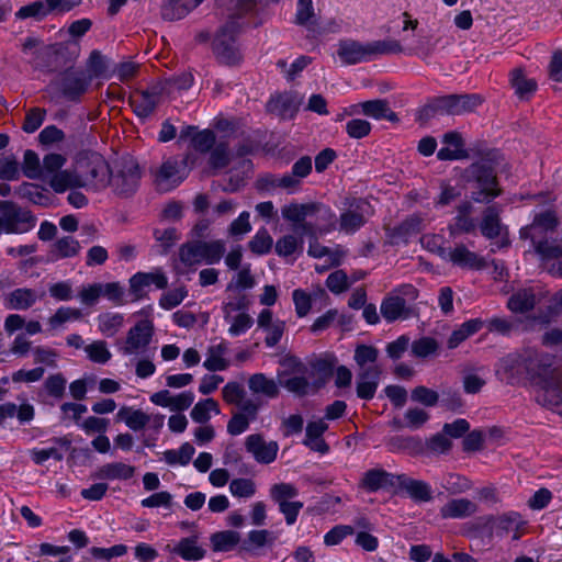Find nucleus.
Returning a JSON list of instances; mask_svg holds the SVG:
<instances>
[{
  "label": "nucleus",
  "mask_w": 562,
  "mask_h": 562,
  "mask_svg": "<svg viewBox=\"0 0 562 562\" xmlns=\"http://www.w3.org/2000/svg\"><path fill=\"white\" fill-rule=\"evenodd\" d=\"M336 362V357L329 353L313 356L307 362L296 356L285 355L280 360L278 382L295 396L313 394L330 380Z\"/></svg>",
  "instance_id": "obj_1"
},
{
  "label": "nucleus",
  "mask_w": 562,
  "mask_h": 562,
  "mask_svg": "<svg viewBox=\"0 0 562 562\" xmlns=\"http://www.w3.org/2000/svg\"><path fill=\"white\" fill-rule=\"evenodd\" d=\"M551 363L533 348H524L502 357L495 369L497 379L509 385H519L525 380L535 382L540 390L541 382L549 378Z\"/></svg>",
  "instance_id": "obj_2"
},
{
  "label": "nucleus",
  "mask_w": 562,
  "mask_h": 562,
  "mask_svg": "<svg viewBox=\"0 0 562 562\" xmlns=\"http://www.w3.org/2000/svg\"><path fill=\"white\" fill-rule=\"evenodd\" d=\"M91 176L93 178L102 176V179L94 183L95 189H103L110 186L115 195L128 198L137 191L142 171L134 158L124 157L117 160L111 168L105 164L97 165L91 169Z\"/></svg>",
  "instance_id": "obj_3"
},
{
  "label": "nucleus",
  "mask_w": 562,
  "mask_h": 562,
  "mask_svg": "<svg viewBox=\"0 0 562 562\" xmlns=\"http://www.w3.org/2000/svg\"><path fill=\"white\" fill-rule=\"evenodd\" d=\"M483 101V97L477 93L434 97L420 110V115L426 119L436 115H463L473 112Z\"/></svg>",
  "instance_id": "obj_4"
},
{
  "label": "nucleus",
  "mask_w": 562,
  "mask_h": 562,
  "mask_svg": "<svg viewBox=\"0 0 562 562\" xmlns=\"http://www.w3.org/2000/svg\"><path fill=\"white\" fill-rule=\"evenodd\" d=\"M402 46L397 41H374L362 44L353 40L339 42L337 54L347 65L370 60L376 55L401 53Z\"/></svg>",
  "instance_id": "obj_5"
},
{
  "label": "nucleus",
  "mask_w": 562,
  "mask_h": 562,
  "mask_svg": "<svg viewBox=\"0 0 562 562\" xmlns=\"http://www.w3.org/2000/svg\"><path fill=\"white\" fill-rule=\"evenodd\" d=\"M240 27L238 21L232 16L216 33L212 42V48L221 64L231 66L241 60V53L237 43V35Z\"/></svg>",
  "instance_id": "obj_6"
},
{
  "label": "nucleus",
  "mask_w": 562,
  "mask_h": 562,
  "mask_svg": "<svg viewBox=\"0 0 562 562\" xmlns=\"http://www.w3.org/2000/svg\"><path fill=\"white\" fill-rule=\"evenodd\" d=\"M223 240L194 241L180 247L179 257L187 267L200 265H213L220 262L225 252Z\"/></svg>",
  "instance_id": "obj_7"
},
{
  "label": "nucleus",
  "mask_w": 562,
  "mask_h": 562,
  "mask_svg": "<svg viewBox=\"0 0 562 562\" xmlns=\"http://www.w3.org/2000/svg\"><path fill=\"white\" fill-rule=\"evenodd\" d=\"M468 175L469 181L474 183L472 199L475 202L487 203L501 194L493 167L482 162L472 164L468 169Z\"/></svg>",
  "instance_id": "obj_8"
},
{
  "label": "nucleus",
  "mask_w": 562,
  "mask_h": 562,
  "mask_svg": "<svg viewBox=\"0 0 562 562\" xmlns=\"http://www.w3.org/2000/svg\"><path fill=\"white\" fill-rule=\"evenodd\" d=\"M154 333L155 326L151 319L138 321L128 329L125 339L116 342L119 352L123 356L143 353L151 342Z\"/></svg>",
  "instance_id": "obj_9"
},
{
  "label": "nucleus",
  "mask_w": 562,
  "mask_h": 562,
  "mask_svg": "<svg viewBox=\"0 0 562 562\" xmlns=\"http://www.w3.org/2000/svg\"><path fill=\"white\" fill-rule=\"evenodd\" d=\"M0 225L7 234H23L32 229L35 218L30 211L11 201H0Z\"/></svg>",
  "instance_id": "obj_10"
},
{
  "label": "nucleus",
  "mask_w": 562,
  "mask_h": 562,
  "mask_svg": "<svg viewBox=\"0 0 562 562\" xmlns=\"http://www.w3.org/2000/svg\"><path fill=\"white\" fill-rule=\"evenodd\" d=\"M193 165L191 155L181 161L169 158L155 171V183L160 191H170L179 186L187 177V168Z\"/></svg>",
  "instance_id": "obj_11"
},
{
  "label": "nucleus",
  "mask_w": 562,
  "mask_h": 562,
  "mask_svg": "<svg viewBox=\"0 0 562 562\" xmlns=\"http://www.w3.org/2000/svg\"><path fill=\"white\" fill-rule=\"evenodd\" d=\"M535 400L543 407L554 408L562 406V369L553 368L549 378L541 382L540 390L535 394ZM562 415V412L560 413Z\"/></svg>",
  "instance_id": "obj_12"
},
{
  "label": "nucleus",
  "mask_w": 562,
  "mask_h": 562,
  "mask_svg": "<svg viewBox=\"0 0 562 562\" xmlns=\"http://www.w3.org/2000/svg\"><path fill=\"white\" fill-rule=\"evenodd\" d=\"M440 256L461 269L477 271L486 267L485 258L470 250L464 244H457L448 250L442 249Z\"/></svg>",
  "instance_id": "obj_13"
},
{
  "label": "nucleus",
  "mask_w": 562,
  "mask_h": 562,
  "mask_svg": "<svg viewBox=\"0 0 562 562\" xmlns=\"http://www.w3.org/2000/svg\"><path fill=\"white\" fill-rule=\"evenodd\" d=\"M370 215V204L364 200H358L350 204L349 209L339 216V229L345 234H353L359 231Z\"/></svg>",
  "instance_id": "obj_14"
},
{
  "label": "nucleus",
  "mask_w": 562,
  "mask_h": 562,
  "mask_svg": "<svg viewBox=\"0 0 562 562\" xmlns=\"http://www.w3.org/2000/svg\"><path fill=\"white\" fill-rule=\"evenodd\" d=\"M245 449L258 463L270 464L277 459L279 445L267 441L261 434H251L245 439Z\"/></svg>",
  "instance_id": "obj_15"
},
{
  "label": "nucleus",
  "mask_w": 562,
  "mask_h": 562,
  "mask_svg": "<svg viewBox=\"0 0 562 562\" xmlns=\"http://www.w3.org/2000/svg\"><path fill=\"white\" fill-rule=\"evenodd\" d=\"M162 99V88L153 86L149 89L136 91L130 98L134 113L140 119L149 117Z\"/></svg>",
  "instance_id": "obj_16"
},
{
  "label": "nucleus",
  "mask_w": 562,
  "mask_h": 562,
  "mask_svg": "<svg viewBox=\"0 0 562 562\" xmlns=\"http://www.w3.org/2000/svg\"><path fill=\"white\" fill-rule=\"evenodd\" d=\"M314 216V222L304 225V234L306 237L324 236L336 229L337 217L329 206L316 203Z\"/></svg>",
  "instance_id": "obj_17"
},
{
  "label": "nucleus",
  "mask_w": 562,
  "mask_h": 562,
  "mask_svg": "<svg viewBox=\"0 0 562 562\" xmlns=\"http://www.w3.org/2000/svg\"><path fill=\"white\" fill-rule=\"evenodd\" d=\"M316 209V202L310 203H296L292 202L285 204L281 209L282 217L292 224L294 231L299 235L305 236L304 225L311 224L312 222L306 221L308 217L314 216V210Z\"/></svg>",
  "instance_id": "obj_18"
},
{
  "label": "nucleus",
  "mask_w": 562,
  "mask_h": 562,
  "mask_svg": "<svg viewBox=\"0 0 562 562\" xmlns=\"http://www.w3.org/2000/svg\"><path fill=\"white\" fill-rule=\"evenodd\" d=\"M546 291L541 286H529L513 293L507 302V307L514 313H526L544 297Z\"/></svg>",
  "instance_id": "obj_19"
},
{
  "label": "nucleus",
  "mask_w": 562,
  "mask_h": 562,
  "mask_svg": "<svg viewBox=\"0 0 562 562\" xmlns=\"http://www.w3.org/2000/svg\"><path fill=\"white\" fill-rule=\"evenodd\" d=\"M362 113L366 116L375 119V120H387L390 122L397 121V115L389 105L386 100L376 99L364 101L358 104H353L350 106V111L348 114L355 115Z\"/></svg>",
  "instance_id": "obj_20"
},
{
  "label": "nucleus",
  "mask_w": 562,
  "mask_h": 562,
  "mask_svg": "<svg viewBox=\"0 0 562 562\" xmlns=\"http://www.w3.org/2000/svg\"><path fill=\"white\" fill-rule=\"evenodd\" d=\"M38 300L37 292L30 288H16L2 296V304L9 311H26Z\"/></svg>",
  "instance_id": "obj_21"
},
{
  "label": "nucleus",
  "mask_w": 562,
  "mask_h": 562,
  "mask_svg": "<svg viewBox=\"0 0 562 562\" xmlns=\"http://www.w3.org/2000/svg\"><path fill=\"white\" fill-rule=\"evenodd\" d=\"M526 527V521L521 515L516 512L505 513L493 520L492 528L498 536L514 532L513 539L518 540Z\"/></svg>",
  "instance_id": "obj_22"
},
{
  "label": "nucleus",
  "mask_w": 562,
  "mask_h": 562,
  "mask_svg": "<svg viewBox=\"0 0 562 562\" xmlns=\"http://www.w3.org/2000/svg\"><path fill=\"white\" fill-rule=\"evenodd\" d=\"M381 370L378 366H370L358 374L357 395L361 400H372L379 386Z\"/></svg>",
  "instance_id": "obj_23"
},
{
  "label": "nucleus",
  "mask_w": 562,
  "mask_h": 562,
  "mask_svg": "<svg viewBox=\"0 0 562 562\" xmlns=\"http://www.w3.org/2000/svg\"><path fill=\"white\" fill-rule=\"evenodd\" d=\"M301 100L293 94L282 93L270 98L267 103V110L282 119H292L297 110Z\"/></svg>",
  "instance_id": "obj_24"
},
{
  "label": "nucleus",
  "mask_w": 562,
  "mask_h": 562,
  "mask_svg": "<svg viewBox=\"0 0 562 562\" xmlns=\"http://www.w3.org/2000/svg\"><path fill=\"white\" fill-rule=\"evenodd\" d=\"M180 139H190L191 148L201 154L209 153L215 145V135L210 130L198 131L194 126H187L180 132Z\"/></svg>",
  "instance_id": "obj_25"
},
{
  "label": "nucleus",
  "mask_w": 562,
  "mask_h": 562,
  "mask_svg": "<svg viewBox=\"0 0 562 562\" xmlns=\"http://www.w3.org/2000/svg\"><path fill=\"white\" fill-rule=\"evenodd\" d=\"M558 225V217L553 211H544L536 215L531 225L524 227L520 235L524 238H530L535 243L538 235L543 232H552Z\"/></svg>",
  "instance_id": "obj_26"
},
{
  "label": "nucleus",
  "mask_w": 562,
  "mask_h": 562,
  "mask_svg": "<svg viewBox=\"0 0 562 562\" xmlns=\"http://www.w3.org/2000/svg\"><path fill=\"white\" fill-rule=\"evenodd\" d=\"M398 474H392L383 469H371L367 471L361 481V485L370 491L375 492L384 487H396Z\"/></svg>",
  "instance_id": "obj_27"
},
{
  "label": "nucleus",
  "mask_w": 562,
  "mask_h": 562,
  "mask_svg": "<svg viewBox=\"0 0 562 562\" xmlns=\"http://www.w3.org/2000/svg\"><path fill=\"white\" fill-rule=\"evenodd\" d=\"M404 490L416 502H429L431 496V487L428 483L415 480L406 474H398L397 486Z\"/></svg>",
  "instance_id": "obj_28"
},
{
  "label": "nucleus",
  "mask_w": 562,
  "mask_h": 562,
  "mask_svg": "<svg viewBox=\"0 0 562 562\" xmlns=\"http://www.w3.org/2000/svg\"><path fill=\"white\" fill-rule=\"evenodd\" d=\"M90 82L83 72H67L61 80V91L68 99L77 100L87 91Z\"/></svg>",
  "instance_id": "obj_29"
},
{
  "label": "nucleus",
  "mask_w": 562,
  "mask_h": 562,
  "mask_svg": "<svg viewBox=\"0 0 562 562\" xmlns=\"http://www.w3.org/2000/svg\"><path fill=\"white\" fill-rule=\"evenodd\" d=\"M280 382L268 378L263 373H255L248 379V387L255 395H262L267 398H276L280 394Z\"/></svg>",
  "instance_id": "obj_30"
},
{
  "label": "nucleus",
  "mask_w": 562,
  "mask_h": 562,
  "mask_svg": "<svg viewBox=\"0 0 562 562\" xmlns=\"http://www.w3.org/2000/svg\"><path fill=\"white\" fill-rule=\"evenodd\" d=\"M476 505L467 498H453L440 508V516L445 519H462L476 513Z\"/></svg>",
  "instance_id": "obj_31"
},
{
  "label": "nucleus",
  "mask_w": 562,
  "mask_h": 562,
  "mask_svg": "<svg viewBox=\"0 0 562 562\" xmlns=\"http://www.w3.org/2000/svg\"><path fill=\"white\" fill-rule=\"evenodd\" d=\"M227 353L228 347L226 342L222 341L211 345L206 350V359L203 362V367L211 372L226 370L231 364L226 358Z\"/></svg>",
  "instance_id": "obj_32"
},
{
  "label": "nucleus",
  "mask_w": 562,
  "mask_h": 562,
  "mask_svg": "<svg viewBox=\"0 0 562 562\" xmlns=\"http://www.w3.org/2000/svg\"><path fill=\"white\" fill-rule=\"evenodd\" d=\"M380 311L383 318L389 323L408 316L406 301L400 295H387L384 297Z\"/></svg>",
  "instance_id": "obj_33"
},
{
  "label": "nucleus",
  "mask_w": 562,
  "mask_h": 562,
  "mask_svg": "<svg viewBox=\"0 0 562 562\" xmlns=\"http://www.w3.org/2000/svg\"><path fill=\"white\" fill-rule=\"evenodd\" d=\"M327 429L328 425L323 419L310 422L306 426L304 445L310 447L312 450L319 451L322 453L327 452L328 446L322 439L323 434Z\"/></svg>",
  "instance_id": "obj_34"
},
{
  "label": "nucleus",
  "mask_w": 562,
  "mask_h": 562,
  "mask_svg": "<svg viewBox=\"0 0 562 562\" xmlns=\"http://www.w3.org/2000/svg\"><path fill=\"white\" fill-rule=\"evenodd\" d=\"M134 473V467L123 462H112L100 467L94 473V477L100 480H130Z\"/></svg>",
  "instance_id": "obj_35"
},
{
  "label": "nucleus",
  "mask_w": 562,
  "mask_h": 562,
  "mask_svg": "<svg viewBox=\"0 0 562 562\" xmlns=\"http://www.w3.org/2000/svg\"><path fill=\"white\" fill-rule=\"evenodd\" d=\"M294 22L315 33L318 26L313 0H297Z\"/></svg>",
  "instance_id": "obj_36"
},
{
  "label": "nucleus",
  "mask_w": 562,
  "mask_h": 562,
  "mask_svg": "<svg viewBox=\"0 0 562 562\" xmlns=\"http://www.w3.org/2000/svg\"><path fill=\"white\" fill-rule=\"evenodd\" d=\"M116 417L117 419L123 420L126 426L134 431L144 429L151 420V416L142 409H133L127 406L121 407Z\"/></svg>",
  "instance_id": "obj_37"
},
{
  "label": "nucleus",
  "mask_w": 562,
  "mask_h": 562,
  "mask_svg": "<svg viewBox=\"0 0 562 562\" xmlns=\"http://www.w3.org/2000/svg\"><path fill=\"white\" fill-rule=\"evenodd\" d=\"M82 318V312L79 308L70 306L58 307L47 319L48 331H56L64 327L68 322H75Z\"/></svg>",
  "instance_id": "obj_38"
},
{
  "label": "nucleus",
  "mask_w": 562,
  "mask_h": 562,
  "mask_svg": "<svg viewBox=\"0 0 562 562\" xmlns=\"http://www.w3.org/2000/svg\"><path fill=\"white\" fill-rule=\"evenodd\" d=\"M499 213L501 211L496 205L488 206L484 210L481 222V233L484 237L493 239L501 235L502 225Z\"/></svg>",
  "instance_id": "obj_39"
},
{
  "label": "nucleus",
  "mask_w": 562,
  "mask_h": 562,
  "mask_svg": "<svg viewBox=\"0 0 562 562\" xmlns=\"http://www.w3.org/2000/svg\"><path fill=\"white\" fill-rule=\"evenodd\" d=\"M80 249V244L75 237L64 236L52 245L50 256L53 260L71 258L77 256Z\"/></svg>",
  "instance_id": "obj_40"
},
{
  "label": "nucleus",
  "mask_w": 562,
  "mask_h": 562,
  "mask_svg": "<svg viewBox=\"0 0 562 562\" xmlns=\"http://www.w3.org/2000/svg\"><path fill=\"white\" fill-rule=\"evenodd\" d=\"M484 326V322L480 318H473L464 322L459 328L452 331L448 339V348L454 349L467 338L481 330Z\"/></svg>",
  "instance_id": "obj_41"
},
{
  "label": "nucleus",
  "mask_w": 562,
  "mask_h": 562,
  "mask_svg": "<svg viewBox=\"0 0 562 562\" xmlns=\"http://www.w3.org/2000/svg\"><path fill=\"white\" fill-rule=\"evenodd\" d=\"M192 10L190 0H164L161 16L168 21H176L184 18Z\"/></svg>",
  "instance_id": "obj_42"
},
{
  "label": "nucleus",
  "mask_w": 562,
  "mask_h": 562,
  "mask_svg": "<svg viewBox=\"0 0 562 562\" xmlns=\"http://www.w3.org/2000/svg\"><path fill=\"white\" fill-rule=\"evenodd\" d=\"M175 554L181 557L186 561H198L201 560L205 551L198 546L196 537L182 538L175 546Z\"/></svg>",
  "instance_id": "obj_43"
},
{
  "label": "nucleus",
  "mask_w": 562,
  "mask_h": 562,
  "mask_svg": "<svg viewBox=\"0 0 562 562\" xmlns=\"http://www.w3.org/2000/svg\"><path fill=\"white\" fill-rule=\"evenodd\" d=\"M124 316L120 313L106 312L98 316V328L101 334L112 337L123 327Z\"/></svg>",
  "instance_id": "obj_44"
},
{
  "label": "nucleus",
  "mask_w": 562,
  "mask_h": 562,
  "mask_svg": "<svg viewBox=\"0 0 562 562\" xmlns=\"http://www.w3.org/2000/svg\"><path fill=\"white\" fill-rule=\"evenodd\" d=\"M240 535L236 531L225 530L212 535L211 544L214 551L226 552L233 550L239 542Z\"/></svg>",
  "instance_id": "obj_45"
},
{
  "label": "nucleus",
  "mask_w": 562,
  "mask_h": 562,
  "mask_svg": "<svg viewBox=\"0 0 562 562\" xmlns=\"http://www.w3.org/2000/svg\"><path fill=\"white\" fill-rule=\"evenodd\" d=\"M386 446L391 452L416 453L422 449V442L418 438L404 436L391 437Z\"/></svg>",
  "instance_id": "obj_46"
},
{
  "label": "nucleus",
  "mask_w": 562,
  "mask_h": 562,
  "mask_svg": "<svg viewBox=\"0 0 562 562\" xmlns=\"http://www.w3.org/2000/svg\"><path fill=\"white\" fill-rule=\"evenodd\" d=\"M55 192L61 193L66 190L81 186L80 178L68 170L59 171L47 180Z\"/></svg>",
  "instance_id": "obj_47"
},
{
  "label": "nucleus",
  "mask_w": 562,
  "mask_h": 562,
  "mask_svg": "<svg viewBox=\"0 0 562 562\" xmlns=\"http://www.w3.org/2000/svg\"><path fill=\"white\" fill-rule=\"evenodd\" d=\"M194 452H195L194 447L189 442H184L177 450L176 449L166 450L164 452V460L169 465H176V464L187 465L191 461Z\"/></svg>",
  "instance_id": "obj_48"
},
{
  "label": "nucleus",
  "mask_w": 562,
  "mask_h": 562,
  "mask_svg": "<svg viewBox=\"0 0 562 562\" xmlns=\"http://www.w3.org/2000/svg\"><path fill=\"white\" fill-rule=\"evenodd\" d=\"M85 352L90 361L98 364H105L112 358L105 340H93L91 344L86 345Z\"/></svg>",
  "instance_id": "obj_49"
},
{
  "label": "nucleus",
  "mask_w": 562,
  "mask_h": 562,
  "mask_svg": "<svg viewBox=\"0 0 562 562\" xmlns=\"http://www.w3.org/2000/svg\"><path fill=\"white\" fill-rule=\"evenodd\" d=\"M211 412L220 414L218 403L214 398H205L194 405L191 417L195 423L204 424L211 418Z\"/></svg>",
  "instance_id": "obj_50"
},
{
  "label": "nucleus",
  "mask_w": 562,
  "mask_h": 562,
  "mask_svg": "<svg viewBox=\"0 0 562 562\" xmlns=\"http://www.w3.org/2000/svg\"><path fill=\"white\" fill-rule=\"evenodd\" d=\"M224 319L229 324L228 333L233 337L246 333L254 324V318L246 312L231 314V317H224Z\"/></svg>",
  "instance_id": "obj_51"
},
{
  "label": "nucleus",
  "mask_w": 562,
  "mask_h": 562,
  "mask_svg": "<svg viewBox=\"0 0 562 562\" xmlns=\"http://www.w3.org/2000/svg\"><path fill=\"white\" fill-rule=\"evenodd\" d=\"M272 246L273 239L266 228L258 229V232L248 243L249 249L258 256L270 252Z\"/></svg>",
  "instance_id": "obj_52"
},
{
  "label": "nucleus",
  "mask_w": 562,
  "mask_h": 562,
  "mask_svg": "<svg viewBox=\"0 0 562 562\" xmlns=\"http://www.w3.org/2000/svg\"><path fill=\"white\" fill-rule=\"evenodd\" d=\"M266 183L270 188H273V189L281 188V189L286 190L289 193H293L299 190V188L301 186V180L291 172V173H285L283 176H274V175L268 176L266 178Z\"/></svg>",
  "instance_id": "obj_53"
},
{
  "label": "nucleus",
  "mask_w": 562,
  "mask_h": 562,
  "mask_svg": "<svg viewBox=\"0 0 562 562\" xmlns=\"http://www.w3.org/2000/svg\"><path fill=\"white\" fill-rule=\"evenodd\" d=\"M442 487L450 494H460L472 487L471 481L457 473H448L442 477Z\"/></svg>",
  "instance_id": "obj_54"
},
{
  "label": "nucleus",
  "mask_w": 562,
  "mask_h": 562,
  "mask_svg": "<svg viewBox=\"0 0 562 562\" xmlns=\"http://www.w3.org/2000/svg\"><path fill=\"white\" fill-rule=\"evenodd\" d=\"M303 237L302 235H284L279 238L276 243V252L281 257H288L293 255L299 248H303Z\"/></svg>",
  "instance_id": "obj_55"
},
{
  "label": "nucleus",
  "mask_w": 562,
  "mask_h": 562,
  "mask_svg": "<svg viewBox=\"0 0 562 562\" xmlns=\"http://www.w3.org/2000/svg\"><path fill=\"white\" fill-rule=\"evenodd\" d=\"M269 494L271 499L279 506L283 503L291 502L292 498L299 495V491L293 484L278 483L270 487Z\"/></svg>",
  "instance_id": "obj_56"
},
{
  "label": "nucleus",
  "mask_w": 562,
  "mask_h": 562,
  "mask_svg": "<svg viewBox=\"0 0 562 562\" xmlns=\"http://www.w3.org/2000/svg\"><path fill=\"white\" fill-rule=\"evenodd\" d=\"M22 169L24 176L29 179L43 178V169L38 155L31 149H27L24 153Z\"/></svg>",
  "instance_id": "obj_57"
},
{
  "label": "nucleus",
  "mask_w": 562,
  "mask_h": 562,
  "mask_svg": "<svg viewBox=\"0 0 562 562\" xmlns=\"http://www.w3.org/2000/svg\"><path fill=\"white\" fill-rule=\"evenodd\" d=\"M229 492L238 498H250L256 492V483L251 479H234L229 483Z\"/></svg>",
  "instance_id": "obj_58"
},
{
  "label": "nucleus",
  "mask_w": 562,
  "mask_h": 562,
  "mask_svg": "<svg viewBox=\"0 0 562 562\" xmlns=\"http://www.w3.org/2000/svg\"><path fill=\"white\" fill-rule=\"evenodd\" d=\"M67 380L63 373L50 374L44 382V389L46 393L60 400L65 395Z\"/></svg>",
  "instance_id": "obj_59"
},
{
  "label": "nucleus",
  "mask_w": 562,
  "mask_h": 562,
  "mask_svg": "<svg viewBox=\"0 0 562 562\" xmlns=\"http://www.w3.org/2000/svg\"><path fill=\"white\" fill-rule=\"evenodd\" d=\"M66 158L60 154H48L43 159V178L40 180L47 181L53 175H56L60 171L61 167L65 165Z\"/></svg>",
  "instance_id": "obj_60"
},
{
  "label": "nucleus",
  "mask_w": 562,
  "mask_h": 562,
  "mask_svg": "<svg viewBox=\"0 0 562 562\" xmlns=\"http://www.w3.org/2000/svg\"><path fill=\"white\" fill-rule=\"evenodd\" d=\"M379 351L376 348L367 345H360L355 350V361L361 368L367 369L370 366H375Z\"/></svg>",
  "instance_id": "obj_61"
},
{
  "label": "nucleus",
  "mask_w": 562,
  "mask_h": 562,
  "mask_svg": "<svg viewBox=\"0 0 562 562\" xmlns=\"http://www.w3.org/2000/svg\"><path fill=\"white\" fill-rule=\"evenodd\" d=\"M512 86L515 88L516 93L520 97L529 94L533 92L537 88V83L532 79H528L525 77L524 72L520 69H514L512 71Z\"/></svg>",
  "instance_id": "obj_62"
},
{
  "label": "nucleus",
  "mask_w": 562,
  "mask_h": 562,
  "mask_svg": "<svg viewBox=\"0 0 562 562\" xmlns=\"http://www.w3.org/2000/svg\"><path fill=\"white\" fill-rule=\"evenodd\" d=\"M355 533V528L349 525H336L324 536V543L328 547L340 544L347 537Z\"/></svg>",
  "instance_id": "obj_63"
},
{
  "label": "nucleus",
  "mask_w": 562,
  "mask_h": 562,
  "mask_svg": "<svg viewBox=\"0 0 562 562\" xmlns=\"http://www.w3.org/2000/svg\"><path fill=\"white\" fill-rule=\"evenodd\" d=\"M326 286L331 293L340 294L349 289L350 281L344 270H336L327 277Z\"/></svg>",
  "instance_id": "obj_64"
}]
</instances>
